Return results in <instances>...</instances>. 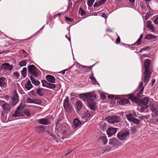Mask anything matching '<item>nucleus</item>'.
I'll list each match as a JSON object with an SVG mask.
<instances>
[{
	"label": "nucleus",
	"mask_w": 158,
	"mask_h": 158,
	"mask_svg": "<svg viewBox=\"0 0 158 158\" xmlns=\"http://www.w3.org/2000/svg\"><path fill=\"white\" fill-rule=\"evenodd\" d=\"M55 129L58 132L61 134L62 139L69 137V135L71 133L68 125L65 123L60 124L59 121L56 122Z\"/></svg>",
	"instance_id": "obj_1"
},
{
	"label": "nucleus",
	"mask_w": 158,
	"mask_h": 158,
	"mask_svg": "<svg viewBox=\"0 0 158 158\" xmlns=\"http://www.w3.org/2000/svg\"><path fill=\"white\" fill-rule=\"evenodd\" d=\"M80 97L83 100H84L85 98H89L87 100L88 106L92 110L95 108V104L94 100L96 98V96L94 93L89 92L82 94L81 95Z\"/></svg>",
	"instance_id": "obj_2"
},
{
	"label": "nucleus",
	"mask_w": 158,
	"mask_h": 158,
	"mask_svg": "<svg viewBox=\"0 0 158 158\" xmlns=\"http://www.w3.org/2000/svg\"><path fill=\"white\" fill-rule=\"evenodd\" d=\"M151 64L150 60L149 59H145L144 62V66L145 71L144 73V79L143 82L144 85H146L148 83L150 78L151 73L150 72L149 68Z\"/></svg>",
	"instance_id": "obj_3"
},
{
	"label": "nucleus",
	"mask_w": 158,
	"mask_h": 158,
	"mask_svg": "<svg viewBox=\"0 0 158 158\" xmlns=\"http://www.w3.org/2000/svg\"><path fill=\"white\" fill-rule=\"evenodd\" d=\"M25 105L24 104L21 103L17 108L15 112L12 115L13 117H17L24 115V108Z\"/></svg>",
	"instance_id": "obj_4"
},
{
	"label": "nucleus",
	"mask_w": 158,
	"mask_h": 158,
	"mask_svg": "<svg viewBox=\"0 0 158 158\" xmlns=\"http://www.w3.org/2000/svg\"><path fill=\"white\" fill-rule=\"evenodd\" d=\"M151 101L150 99L145 98L143 99L140 102L139 106L142 108L146 109L151 105Z\"/></svg>",
	"instance_id": "obj_5"
},
{
	"label": "nucleus",
	"mask_w": 158,
	"mask_h": 158,
	"mask_svg": "<svg viewBox=\"0 0 158 158\" xmlns=\"http://www.w3.org/2000/svg\"><path fill=\"white\" fill-rule=\"evenodd\" d=\"M28 72L35 77H37L38 75V69L34 65H30L28 68Z\"/></svg>",
	"instance_id": "obj_6"
},
{
	"label": "nucleus",
	"mask_w": 158,
	"mask_h": 158,
	"mask_svg": "<svg viewBox=\"0 0 158 158\" xmlns=\"http://www.w3.org/2000/svg\"><path fill=\"white\" fill-rule=\"evenodd\" d=\"M128 135L129 132L128 131L125 130L123 131L119 132L118 133L117 136L121 140H123L126 139Z\"/></svg>",
	"instance_id": "obj_7"
},
{
	"label": "nucleus",
	"mask_w": 158,
	"mask_h": 158,
	"mask_svg": "<svg viewBox=\"0 0 158 158\" xmlns=\"http://www.w3.org/2000/svg\"><path fill=\"white\" fill-rule=\"evenodd\" d=\"M106 119L109 123H114L119 122L120 118L118 116L114 115L107 117L106 118Z\"/></svg>",
	"instance_id": "obj_8"
},
{
	"label": "nucleus",
	"mask_w": 158,
	"mask_h": 158,
	"mask_svg": "<svg viewBox=\"0 0 158 158\" xmlns=\"http://www.w3.org/2000/svg\"><path fill=\"white\" fill-rule=\"evenodd\" d=\"M127 119L130 122H132L134 123L138 124L139 123V121L137 118H134V115L132 114H130L127 115Z\"/></svg>",
	"instance_id": "obj_9"
},
{
	"label": "nucleus",
	"mask_w": 158,
	"mask_h": 158,
	"mask_svg": "<svg viewBox=\"0 0 158 158\" xmlns=\"http://www.w3.org/2000/svg\"><path fill=\"white\" fill-rule=\"evenodd\" d=\"M117 130L116 128L113 127H108V129L106 131L107 134L109 137H110L113 135L115 133Z\"/></svg>",
	"instance_id": "obj_10"
},
{
	"label": "nucleus",
	"mask_w": 158,
	"mask_h": 158,
	"mask_svg": "<svg viewBox=\"0 0 158 158\" xmlns=\"http://www.w3.org/2000/svg\"><path fill=\"white\" fill-rule=\"evenodd\" d=\"M147 6L148 11L146 14L145 16V19L146 20H147L153 14L154 10L151 9L148 4L147 5Z\"/></svg>",
	"instance_id": "obj_11"
},
{
	"label": "nucleus",
	"mask_w": 158,
	"mask_h": 158,
	"mask_svg": "<svg viewBox=\"0 0 158 158\" xmlns=\"http://www.w3.org/2000/svg\"><path fill=\"white\" fill-rule=\"evenodd\" d=\"M92 116V114H91L88 111H87L85 112L82 115V118L85 122L88 121Z\"/></svg>",
	"instance_id": "obj_12"
},
{
	"label": "nucleus",
	"mask_w": 158,
	"mask_h": 158,
	"mask_svg": "<svg viewBox=\"0 0 158 158\" xmlns=\"http://www.w3.org/2000/svg\"><path fill=\"white\" fill-rule=\"evenodd\" d=\"M12 68V66L8 63H4L1 65V69H3L5 71L9 70L11 71Z\"/></svg>",
	"instance_id": "obj_13"
},
{
	"label": "nucleus",
	"mask_w": 158,
	"mask_h": 158,
	"mask_svg": "<svg viewBox=\"0 0 158 158\" xmlns=\"http://www.w3.org/2000/svg\"><path fill=\"white\" fill-rule=\"evenodd\" d=\"M119 143H120L117 139L114 138L110 139L109 142V143L110 145L114 147L118 146Z\"/></svg>",
	"instance_id": "obj_14"
},
{
	"label": "nucleus",
	"mask_w": 158,
	"mask_h": 158,
	"mask_svg": "<svg viewBox=\"0 0 158 158\" xmlns=\"http://www.w3.org/2000/svg\"><path fill=\"white\" fill-rule=\"evenodd\" d=\"M38 122L42 125H47L50 124L49 120L47 118H42L38 120Z\"/></svg>",
	"instance_id": "obj_15"
},
{
	"label": "nucleus",
	"mask_w": 158,
	"mask_h": 158,
	"mask_svg": "<svg viewBox=\"0 0 158 158\" xmlns=\"http://www.w3.org/2000/svg\"><path fill=\"white\" fill-rule=\"evenodd\" d=\"M7 80L4 77L0 78V87L2 88L6 87L7 86Z\"/></svg>",
	"instance_id": "obj_16"
},
{
	"label": "nucleus",
	"mask_w": 158,
	"mask_h": 158,
	"mask_svg": "<svg viewBox=\"0 0 158 158\" xmlns=\"http://www.w3.org/2000/svg\"><path fill=\"white\" fill-rule=\"evenodd\" d=\"M144 88V87L143 86V84L142 82H140L138 88L139 91V93H137V95L139 97L142 96L141 94H143Z\"/></svg>",
	"instance_id": "obj_17"
},
{
	"label": "nucleus",
	"mask_w": 158,
	"mask_h": 158,
	"mask_svg": "<svg viewBox=\"0 0 158 158\" xmlns=\"http://www.w3.org/2000/svg\"><path fill=\"white\" fill-rule=\"evenodd\" d=\"M81 124V122L78 119L76 118L73 120L72 126L74 128H75L80 126Z\"/></svg>",
	"instance_id": "obj_18"
},
{
	"label": "nucleus",
	"mask_w": 158,
	"mask_h": 158,
	"mask_svg": "<svg viewBox=\"0 0 158 158\" xmlns=\"http://www.w3.org/2000/svg\"><path fill=\"white\" fill-rule=\"evenodd\" d=\"M51 139L53 142L55 143V142H58L60 140V137L59 135H53L52 134L51 135Z\"/></svg>",
	"instance_id": "obj_19"
},
{
	"label": "nucleus",
	"mask_w": 158,
	"mask_h": 158,
	"mask_svg": "<svg viewBox=\"0 0 158 158\" xmlns=\"http://www.w3.org/2000/svg\"><path fill=\"white\" fill-rule=\"evenodd\" d=\"M46 78L47 81L52 83H54L55 82V78L53 76L48 75L46 76Z\"/></svg>",
	"instance_id": "obj_20"
},
{
	"label": "nucleus",
	"mask_w": 158,
	"mask_h": 158,
	"mask_svg": "<svg viewBox=\"0 0 158 158\" xmlns=\"http://www.w3.org/2000/svg\"><path fill=\"white\" fill-rule=\"evenodd\" d=\"M19 98L17 94L15 95L12 99V102L11 104L12 106L15 105L18 102Z\"/></svg>",
	"instance_id": "obj_21"
},
{
	"label": "nucleus",
	"mask_w": 158,
	"mask_h": 158,
	"mask_svg": "<svg viewBox=\"0 0 158 158\" xmlns=\"http://www.w3.org/2000/svg\"><path fill=\"white\" fill-rule=\"evenodd\" d=\"M151 111L155 113L156 115H158V107L155 105H152L150 108Z\"/></svg>",
	"instance_id": "obj_22"
},
{
	"label": "nucleus",
	"mask_w": 158,
	"mask_h": 158,
	"mask_svg": "<svg viewBox=\"0 0 158 158\" xmlns=\"http://www.w3.org/2000/svg\"><path fill=\"white\" fill-rule=\"evenodd\" d=\"M129 100L127 99L122 98L119 101V103L121 105H124L129 103Z\"/></svg>",
	"instance_id": "obj_23"
},
{
	"label": "nucleus",
	"mask_w": 158,
	"mask_h": 158,
	"mask_svg": "<svg viewBox=\"0 0 158 158\" xmlns=\"http://www.w3.org/2000/svg\"><path fill=\"white\" fill-rule=\"evenodd\" d=\"M128 98L133 101L136 102L138 101V98L133 95L132 94H131L129 95Z\"/></svg>",
	"instance_id": "obj_24"
},
{
	"label": "nucleus",
	"mask_w": 158,
	"mask_h": 158,
	"mask_svg": "<svg viewBox=\"0 0 158 158\" xmlns=\"http://www.w3.org/2000/svg\"><path fill=\"white\" fill-rule=\"evenodd\" d=\"M69 98L68 97H66L64 100V108H67L68 107L69 105Z\"/></svg>",
	"instance_id": "obj_25"
},
{
	"label": "nucleus",
	"mask_w": 158,
	"mask_h": 158,
	"mask_svg": "<svg viewBox=\"0 0 158 158\" xmlns=\"http://www.w3.org/2000/svg\"><path fill=\"white\" fill-rule=\"evenodd\" d=\"M100 141H102L104 145H106L107 143L108 140L106 136H104L100 137L99 139Z\"/></svg>",
	"instance_id": "obj_26"
},
{
	"label": "nucleus",
	"mask_w": 158,
	"mask_h": 158,
	"mask_svg": "<svg viewBox=\"0 0 158 158\" xmlns=\"http://www.w3.org/2000/svg\"><path fill=\"white\" fill-rule=\"evenodd\" d=\"M33 86V85L31 84V82L29 80L25 85V88L28 90H30Z\"/></svg>",
	"instance_id": "obj_27"
},
{
	"label": "nucleus",
	"mask_w": 158,
	"mask_h": 158,
	"mask_svg": "<svg viewBox=\"0 0 158 158\" xmlns=\"http://www.w3.org/2000/svg\"><path fill=\"white\" fill-rule=\"evenodd\" d=\"M98 92L100 94L101 98L102 99H105L106 98L107 94H105L102 91L100 90H98Z\"/></svg>",
	"instance_id": "obj_28"
},
{
	"label": "nucleus",
	"mask_w": 158,
	"mask_h": 158,
	"mask_svg": "<svg viewBox=\"0 0 158 158\" xmlns=\"http://www.w3.org/2000/svg\"><path fill=\"white\" fill-rule=\"evenodd\" d=\"M30 79L32 81V84L35 85L36 86H38L40 84V82L34 79V77H30Z\"/></svg>",
	"instance_id": "obj_29"
},
{
	"label": "nucleus",
	"mask_w": 158,
	"mask_h": 158,
	"mask_svg": "<svg viewBox=\"0 0 158 158\" xmlns=\"http://www.w3.org/2000/svg\"><path fill=\"white\" fill-rule=\"evenodd\" d=\"M147 27L151 30L153 31L154 30V28L153 26L151 24V22L150 21H147Z\"/></svg>",
	"instance_id": "obj_30"
},
{
	"label": "nucleus",
	"mask_w": 158,
	"mask_h": 158,
	"mask_svg": "<svg viewBox=\"0 0 158 158\" xmlns=\"http://www.w3.org/2000/svg\"><path fill=\"white\" fill-rule=\"evenodd\" d=\"M76 104L77 109L78 110H80L82 106V103L80 101H78L77 102Z\"/></svg>",
	"instance_id": "obj_31"
},
{
	"label": "nucleus",
	"mask_w": 158,
	"mask_h": 158,
	"mask_svg": "<svg viewBox=\"0 0 158 158\" xmlns=\"http://www.w3.org/2000/svg\"><path fill=\"white\" fill-rule=\"evenodd\" d=\"M32 103L35 104L37 105H40L41 103V101L40 100L36 99L33 98L32 99Z\"/></svg>",
	"instance_id": "obj_32"
},
{
	"label": "nucleus",
	"mask_w": 158,
	"mask_h": 158,
	"mask_svg": "<svg viewBox=\"0 0 158 158\" xmlns=\"http://www.w3.org/2000/svg\"><path fill=\"white\" fill-rule=\"evenodd\" d=\"M21 74L24 78L26 77L27 74V69L26 68H23V70L21 71Z\"/></svg>",
	"instance_id": "obj_33"
},
{
	"label": "nucleus",
	"mask_w": 158,
	"mask_h": 158,
	"mask_svg": "<svg viewBox=\"0 0 158 158\" xmlns=\"http://www.w3.org/2000/svg\"><path fill=\"white\" fill-rule=\"evenodd\" d=\"M89 78L92 81L94 84L96 85L97 84L99 85L96 81V79L94 77L93 74L90 76Z\"/></svg>",
	"instance_id": "obj_34"
},
{
	"label": "nucleus",
	"mask_w": 158,
	"mask_h": 158,
	"mask_svg": "<svg viewBox=\"0 0 158 158\" xmlns=\"http://www.w3.org/2000/svg\"><path fill=\"white\" fill-rule=\"evenodd\" d=\"M13 75L14 76L15 78L16 79H19L20 77L19 73L17 72L14 73Z\"/></svg>",
	"instance_id": "obj_35"
},
{
	"label": "nucleus",
	"mask_w": 158,
	"mask_h": 158,
	"mask_svg": "<svg viewBox=\"0 0 158 158\" xmlns=\"http://www.w3.org/2000/svg\"><path fill=\"white\" fill-rule=\"evenodd\" d=\"M41 82L42 84V86L47 88L48 85V83L45 80L41 81Z\"/></svg>",
	"instance_id": "obj_36"
},
{
	"label": "nucleus",
	"mask_w": 158,
	"mask_h": 158,
	"mask_svg": "<svg viewBox=\"0 0 158 158\" xmlns=\"http://www.w3.org/2000/svg\"><path fill=\"white\" fill-rule=\"evenodd\" d=\"M43 89L42 88H40L37 90V93L39 95L41 96H43V93L42 92Z\"/></svg>",
	"instance_id": "obj_37"
},
{
	"label": "nucleus",
	"mask_w": 158,
	"mask_h": 158,
	"mask_svg": "<svg viewBox=\"0 0 158 158\" xmlns=\"http://www.w3.org/2000/svg\"><path fill=\"white\" fill-rule=\"evenodd\" d=\"M26 64V60H23L19 62V65L21 67H23V66H25Z\"/></svg>",
	"instance_id": "obj_38"
},
{
	"label": "nucleus",
	"mask_w": 158,
	"mask_h": 158,
	"mask_svg": "<svg viewBox=\"0 0 158 158\" xmlns=\"http://www.w3.org/2000/svg\"><path fill=\"white\" fill-rule=\"evenodd\" d=\"M155 38L154 36L151 34L147 35L145 37V39L150 40L151 39H153Z\"/></svg>",
	"instance_id": "obj_39"
},
{
	"label": "nucleus",
	"mask_w": 158,
	"mask_h": 158,
	"mask_svg": "<svg viewBox=\"0 0 158 158\" xmlns=\"http://www.w3.org/2000/svg\"><path fill=\"white\" fill-rule=\"evenodd\" d=\"M47 88L49 89H54L56 88V85L55 84L49 83Z\"/></svg>",
	"instance_id": "obj_40"
},
{
	"label": "nucleus",
	"mask_w": 158,
	"mask_h": 158,
	"mask_svg": "<svg viewBox=\"0 0 158 158\" xmlns=\"http://www.w3.org/2000/svg\"><path fill=\"white\" fill-rule=\"evenodd\" d=\"M79 13L81 16H83L85 14L84 11L81 8H79Z\"/></svg>",
	"instance_id": "obj_41"
},
{
	"label": "nucleus",
	"mask_w": 158,
	"mask_h": 158,
	"mask_svg": "<svg viewBox=\"0 0 158 158\" xmlns=\"http://www.w3.org/2000/svg\"><path fill=\"white\" fill-rule=\"evenodd\" d=\"M95 0H89L88 2V4L89 6L92 5Z\"/></svg>",
	"instance_id": "obj_42"
},
{
	"label": "nucleus",
	"mask_w": 158,
	"mask_h": 158,
	"mask_svg": "<svg viewBox=\"0 0 158 158\" xmlns=\"http://www.w3.org/2000/svg\"><path fill=\"white\" fill-rule=\"evenodd\" d=\"M24 114H25L27 116L30 115V113L29 111L27 110H24Z\"/></svg>",
	"instance_id": "obj_43"
},
{
	"label": "nucleus",
	"mask_w": 158,
	"mask_h": 158,
	"mask_svg": "<svg viewBox=\"0 0 158 158\" xmlns=\"http://www.w3.org/2000/svg\"><path fill=\"white\" fill-rule=\"evenodd\" d=\"M141 40L139 39H138L137 40L136 42L134 44H133V45H135L136 46H137L141 44Z\"/></svg>",
	"instance_id": "obj_44"
},
{
	"label": "nucleus",
	"mask_w": 158,
	"mask_h": 158,
	"mask_svg": "<svg viewBox=\"0 0 158 158\" xmlns=\"http://www.w3.org/2000/svg\"><path fill=\"white\" fill-rule=\"evenodd\" d=\"M65 18L66 20L70 22H72L73 21V19L72 18H68L66 16L65 17Z\"/></svg>",
	"instance_id": "obj_45"
},
{
	"label": "nucleus",
	"mask_w": 158,
	"mask_h": 158,
	"mask_svg": "<svg viewBox=\"0 0 158 158\" xmlns=\"http://www.w3.org/2000/svg\"><path fill=\"white\" fill-rule=\"evenodd\" d=\"M32 99L28 98L27 100V103H32Z\"/></svg>",
	"instance_id": "obj_46"
},
{
	"label": "nucleus",
	"mask_w": 158,
	"mask_h": 158,
	"mask_svg": "<svg viewBox=\"0 0 158 158\" xmlns=\"http://www.w3.org/2000/svg\"><path fill=\"white\" fill-rule=\"evenodd\" d=\"M101 4L99 2L96 3H95L94 5V7H98V6H100V5H101Z\"/></svg>",
	"instance_id": "obj_47"
},
{
	"label": "nucleus",
	"mask_w": 158,
	"mask_h": 158,
	"mask_svg": "<svg viewBox=\"0 0 158 158\" xmlns=\"http://www.w3.org/2000/svg\"><path fill=\"white\" fill-rule=\"evenodd\" d=\"M154 23L155 24H158V16H157L155 20L154 21Z\"/></svg>",
	"instance_id": "obj_48"
},
{
	"label": "nucleus",
	"mask_w": 158,
	"mask_h": 158,
	"mask_svg": "<svg viewBox=\"0 0 158 158\" xmlns=\"http://www.w3.org/2000/svg\"><path fill=\"white\" fill-rule=\"evenodd\" d=\"M120 41V39L119 36H118V37L116 40V44H119Z\"/></svg>",
	"instance_id": "obj_49"
},
{
	"label": "nucleus",
	"mask_w": 158,
	"mask_h": 158,
	"mask_svg": "<svg viewBox=\"0 0 158 158\" xmlns=\"http://www.w3.org/2000/svg\"><path fill=\"white\" fill-rule=\"evenodd\" d=\"M131 130L133 132H135L136 131V129L134 127H131Z\"/></svg>",
	"instance_id": "obj_50"
},
{
	"label": "nucleus",
	"mask_w": 158,
	"mask_h": 158,
	"mask_svg": "<svg viewBox=\"0 0 158 158\" xmlns=\"http://www.w3.org/2000/svg\"><path fill=\"white\" fill-rule=\"evenodd\" d=\"M72 151V149H69L67 152L65 154V155H67L70 153Z\"/></svg>",
	"instance_id": "obj_51"
},
{
	"label": "nucleus",
	"mask_w": 158,
	"mask_h": 158,
	"mask_svg": "<svg viewBox=\"0 0 158 158\" xmlns=\"http://www.w3.org/2000/svg\"><path fill=\"white\" fill-rule=\"evenodd\" d=\"M107 96L108 97L110 98H113L114 97V95H107Z\"/></svg>",
	"instance_id": "obj_52"
},
{
	"label": "nucleus",
	"mask_w": 158,
	"mask_h": 158,
	"mask_svg": "<svg viewBox=\"0 0 158 158\" xmlns=\"http://www.w3.org/2000/svg\"><path fill=\"white\" fill-rule=\"evenodd\" d=\"M106 0H101L99 1V2L101 4H102L106 2Z\"/></svg>",
	"instance_id": "obj_53"
},
{
	"label": "nucleus",
	"mask_w": 158,
	"mask_h": 158,
	"mask_svg": "<svg viewBox=\"0 0 158 158\" xmlns=\"http://www.w3.org/2000/svg\"><path fill=\"white\" fill-rule=\"evenodd\" d=\"M67 70V69H65V70H64L63 71H61V73H62V74H65V71H66Z\"/></svg>",
	"instance_id": "obj_54"
},
{
	"label": "nucleus",
	"mask_w": 158,
	"mask_h": 158,
	"mask_svg": "<svg viewBox=\"0 0 158 158\" xmlns=\"http://www.w3.org/2000/svg\"><path fill=\"white\" fill-rule=\"evenodd\" d=\"M81 66L82 67L84 68H85V69H87V68H89V67H88V66H83V65H81Z\"/></svg>",
	"instance_id": "obj_55"
},
{
	"label": "nucleus",
	"mask_w": 158,
	"mask_h": 158,
	"mask_svg": "<svg viewBox=\"0 0 158 158\" xmlns=\"http://www.w3.org/2000/svg\"><path fill=\"white\" fill-rule=\"evenodd\" d=\"M102 16L103 17V18H106V15L104 13H103L102 14Z\"/></svg>",
	"instance_id": "obj_56"
},
{
	"label": "nucleus",
	"mask_w": 158,
	"mask_h": 158,
	"mask_svg": "<svg viewBox=\"0 0 158 158\" xmlns=\"http://www.w3.org/2000/svg\"><path fill=\"white\" fill-rule=\"evenodd\" d=\"M155 82H156V80L155 79L153 80L152 81V85H153L155 83Z\"/></svg>",
	"instance_id": "obj_57"
},
{
	"label": "nucleus",
	"mask_w": 158,
	"mask_h": 158,
	"mask_svg": "<svg viewBox=\"0 0 158 158\" xmlns=\"http://www.w3.org/2000/svg\"><path fill=\"white\" fill-rule=\"evenodd\" d=\"M143 36L142 34L141 35H140V36L139 39L141 40L142 39L143 37Z\"/></svg>",
	"instance_id": "obj_58"
},
{
	"label": "nucleus",
	"mask_w": 158,
	"mask_h": 158,
	"mask_svg": "<svg viewBox=\"0 0 158 158\" xmlns=\"http://www.w3.org/2000/svg\"><path fill=\"white\" fill-rule=\"evenodd\" d=\"M6 99L7 100H8L9 99V97H8V96H6Z\"/></svg>",
	"instance_id": "obj_59"
},
{
	"label": "nucleus",
	"mask_w": 158,
	"mask_h": 158,
	"mask_svg": "<svg viewBox=\"0 0 158 158\" xmlns=\"http://www.w3.org/2000/svg\"><path fill=\"white\" fill-rule=\"evenodd\" d=\"M145 116H142L140 117L139 118L141 119H143L144 117H145Z\"/></svg>",
	"instance_id": "obj_60"
},
{
	"label": "nucleus",
	"mask_w": 158,
	"mask_h": 158,
	"mask_svg": "<svg viewBox=\"0 0 158 158\" xmlns=\"http://www.w3.org/2000/svg\"><path fill=\"white\" fill-rule=\"evenodd\" d=\"M143 50H144V48H143V49H142L141 50H140V51H139V52H142V51H143Z\"/></svg>",
	"instance_id": "obj_61"
},
{
	"label": "nucleus",
	"mask_w": 158,
	"mask_h": 158,
	"mask_svg": "<svg viewBox=\"0 0 158 158\" xmlns=\"http://www.w3.org/2000/svg\"><path fill=\"white\" fill-rule=\"evenodd\" d=\"M61 15V13H58V14H56V15L57 16H59V15Z\"/></svg>",
	"instance_id": "obj_62"
},
{
	"label": "nucleus",
	"mask_w": 158,
	"mask_h": 158,
	"mask_svg": "<svg viewBox=\"0 0 158 158\" xmlns=\"http://www.w3.org/2000/svg\"><path fill=\"white\" fill-rule=\"evenodd\" d=\"M130 2H133L135 1V0H129Z\"/></svg>",
	"instance_id": "obj_63"
},
{
	"label": "nucleus",
	"mask_w": 158,
	"mask_h": 158,
	"mask_svg": "<svg viewBox=\"0 0 158 158\" xmlns=\"http://www.w3.org/2000/svg\"><path fill=\"white\" fill-rule=\"evenodd\" d=\"M39 31H38V32H37V33H35V35H37V34L39 33Z\"/></svg>",
	"instance_id": "obj_64"
}]
</instances>
